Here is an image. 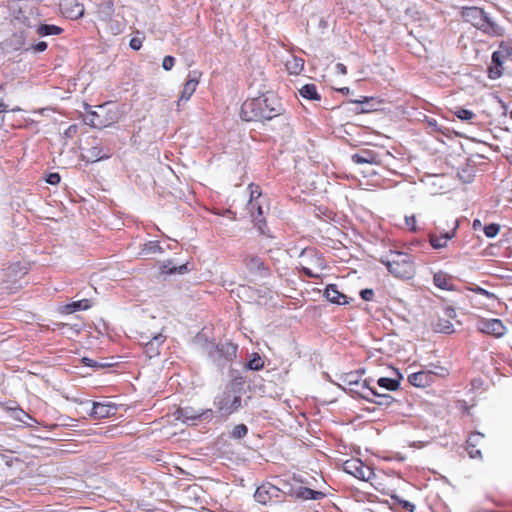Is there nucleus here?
I'll return each mask as SVG.
<instances>
[{
  "label": "nucleus",
  "instance_id": "1",
  "mask_svg": "<svg viewBox=\"0 0 512 512\" xmlns=\"http://www.w3.org/2000/svg\"><path fill=\"white\" fill-rule=\"evenodd\" d=\"M283 111L280 99L272 93H266L260 97L245 100L241 106L240 117L247 122L271 120L281 115Z\"/></svg>",
  "mask_w": 512,
  "mask_h": 512
},
{
  "label": "nucleus",
  "instance_id": "2",
  "mask_svg": "<svg viewBox=\"0 0 512 512\" xmlns=\"http://www.w3.org/2000/svg\"><path fill=\"white\" fill-rule=\"evenodd\" d=\"M380 262L385 265L388 272L397 279L410 280L416 274L414 259L408 253L390 250L381 256Z\"/></svg>",
  "mask_w": 512,
  "mask_h": 512
},
{
  "label": "nucleus",
  "instance_id": "3",
  "mask_svg": "<svg viewBox=\"0 0 512 512\" xmlns=\"http://www.w3.org/2000/svg\"><path fill=\"white\" fill-rule=\"evenodd\" d=\"M299 265L301 271L310 278H321L327 268L326 260L314 248H306L302 251Z\"/></svg>",
  "mask_w": 512,
  "mask_h": 512
},
{
  "label": "nucleus",
  "instance_id": "4",
  "mask_svg": "<svg viewBox=\"0 0 512 512\" xmlns=\"http://www.w3.org/2000/svg\"><path fill=\"white\" fill-rule=\"evenodd\" d=\"M465 21L471 23L475 28L490 35H500L501 28L492 21L482 8L468 7L463 10Z\"/></svg>",
  "mask_w": 512,
  "mask_h": 512
},
{
  "label": "nucleus",
  "instance_id": "5",
  "mask_svg": "<svg viewBox=\"0 0 512 512\" xmlns=\"http://www.w3.org/2000/svg\"><path fill=\"white\" fill-rule=\"evenodd\" d=\"M286 492L276 485L270 482H265L257 487L254 493V499L256 502L262 505H272L274 503H280V507H284L283 497Z\"/></svg>",
  "mask_w": 512,
  "mask_h": 512
},
{
  "label": "nucleus",
  "instance_id": "6",
  "mask_svg": "<svg viewBox=\"0 0 512 512\" xmlns=\"http://www.w3.org/2000/svg\"><path fill=\"white\" fill-rule=\"evenodd\" d=\"M356 395L361 399L374 401L378 405L389 406L393 402V398L388 394H382L370 387L369 382L365 379L363 382L354 380V399Z\"/></svg>",
  "mask_w": 512,
  "mask_h": 512
},
{
  "label": "nucleus",
  "instance_id": "7",
  "mask_svg": "<svg viewBox=\"0 0 512 512\" xmlns=\"http://www.w3.org/2000/svg\"><path fill=\"white\" fill-rule=\"evenodd\" d=\"M354 478L361 482L365 494L370 495L376 488V474L373 469L361 459L354 457Z\"/></svg>",
  "mask_w": 512,
  "mask_h": 512
},
{
  "label": "nucleus",
  "instance_id": "8",
  "mask_svg": "<svg viewBox=\"0 0 512 512\" xmlns=\"http://www.w3.org/2000/svg\"><path fill=\"white\" fill-rule=\"evenodd\" d=\"M201 77L202 72L199 70H192L188 73L181 94L176 102V106L178 109L180 108L182 103H186L190 100L192 95L195 93L197 86L200 83Z\"/></svg>",
  "mask_w": 512,
  "mask_h": 512
},
{
  "label": "nucleus",
  "instance_id": "9",
  "mask_svg": "<svg viewBox=\"0 0 512 512\" xmlns=\"http://www.w3.org/2000/svg\"><path fill=\"white\" fill-rule=\"evenodd\" d=\"M218 411L223 415H230L238 410L241 398L232 391H225L215 401Z\"/></svg>",
  "mask_w": 512,
  "mask_h": 512
},
{
  "label": "nucleus",
  "instance_id": "10",
  "mask_svg": "<svg viewBox=\"0 0 512 512\" xmlns=\"http://www.w3.org/2000/svg\"><path fill=\"white\" fill-rule=\"evenodd\" d=\"M381 105L382 101L375 97L360 96L354 99V116L376 112Z\"/></svg>",
  "mask_w": 512,
  "mask_h": 512
},
{
  "label": "nucleus",
  "instance_id": "11",
  "mask_svg": "<svg viewBox=\"0 0 512 512\" xmlns=\"http://www.w3.org/2000/svg\"><path fill=\"white\" fill-rule=\"evenodd\" d=\"M477 329L495 337H502L506 333V327L499 319H481L477 322Z\"/></svg>",
  "mask_w": 512,
  "mask_h": 512
},
{
  "label": "nucleus",
  "instance_id": "12",
  "mask_svg": "<svg viewBox=\"0 0 512 512\" xmlns=\"http://www.w3.org/2000/svg\"><path fill=\"white\" fill-rule=\"evenodd\" d=\"M243 264L245 268L251 274H259L262 276H266L269 274V268L266 266L265 262L261 257L255 254H246L243 257Z\"/></svg>",
  "mask_w": 512,
  "mask_h": 512
},
{
  "label": "nucleus",
  "instance_id": "13",
  "mask_svg": "<svg viewBox=\"0 0 512 512\" xmlns=\"http://www.w3.org/2000/svg\"><path fill=\"white\" fill-rule=\"evenodd\" d=\"M165 340V335L158 334L157 336H154L151 339L143 341L140 344L143 346V350L146 356L149 358H153L160 354V349L164 344Z\"/></svg>",
  "mask_w": 512,
  "mask_h": 512
},
{
  "label": "nucleus",
  "instance_id": "14",
  "mask_svg": "<svg viewBox=\"0 0 512 512\" xmlns=\"http://www.w3.org/2000/svg\"><path fill=\"white\" fill-rule=\"evenodd\" d=\"M116 405L112 403L93 402L90 417L94 419H104L113 416L116 413Z\"/></svg>",
  "mask_w": 512,
  "mask_h": 512
},
{
  "label": "nucleus",
  "instance_id": "15",
  "mask_svg": "<svg viewBox=\"0 0 512 512\" xmlns=\"http://www.w3.org/2000/svg\"><path fill=\"white\" fill-rule=\"evenodd\" d=\"M60 6L63 14L69 19H78L84 15V6L77 0H65Z\"/></svg>",
  "mask_w": 512,
  "mask_h": 512
},
{
  "label": "nucleus",
  "instance_id": "16",
  "mask_svg": "<svg viewBox=\"0 0 512 512\" xmlns=\"http://www.w3.org/2000/svg\"><path fill=\"white\" fill-rule=\"evenodd\" d=\"M410 384L415 387H426L433 382L432 373L429 370H423L409 375Z\"/></svg>",
  "mask_w": 512,
  "mask_h": 512
},
{
  "label": "nucleus",
  "instance_id": "17",
  "mask_svg": "<svg viewBox=\"0 0 512 512\" xmlns=\"http://www.w3.org/2000/svg\"><path fill=\"white\" fill-rule=\"evenodd\" d=\"M249 210L258 230L261 233H264V228L266 227V220L264 218V212L261 205L258 204L257 202H251L249 203Z\"/></svg>",
  "mask_w": 512,
  "mask_h": 512
},
{
  "label": "nucleus",
  "instance_id": "18",
  "mask_svg": "<svg viewBox=\"0 0 512 512\" xmlns=\"http://www.w3.org/2000/svg\"><path fill=\"white\" fill-rule=\"evenodd\" d=\"M107 111L106 105H100L98 106L97 111H92L88 114V120L89 124L94 128H103L107 127L111 122H109L107 119H104L101 115L102 112Z\"/></svg>",
  "mask_w": 512,
  "mask_h": 512
},
{
  "label": "nucleus",
  "instance_id": "19",
  "mask_svg": "<svg viewBox=\"0 0 512 512\" xmlns=\"http://www.w3.org/2000/svg\"><path fill=\"white\" fill-rule=\"evenodd\" d=\"M305 61L303 58L290 55V57L285 61V68L290 75H300L304 70Z\"/></svg>",
  "mask_w": 512,
  "mask_h": 512
},
{
  "label": "nucleus",
  "instance_id": "20",
  "mask_svg": "<svg viewBox=\"0 0 512 512\" xmlns=\"http://www.w3.org/2000/svg\"><path fill=\"white\" fill-rule=\"evenodd\" d=\"M179 418H182L184 422L195 421L201 419L206 414H212L211 410L196 411L191 407L180 408L178 410Z\"/></svg>",
  "mask_w": 512,
  "mask_h": 512
},
{
  "label": "nucleus",
  "instance_id": "21",
  "mask_svg": "<svg viewBox=\"0 0 512 512\" xmlns=\"http://www.w3.org/2000/svg\"><path fill=\"white\" fill-rule=\"evenodd\" d=\"M138 340L139 343L146 341L148 339H151L154 336H157L158 334H163L162 329L158 327H152L150 323H142L138 330Z\"/></svg>",
  "mask_w": 512,
  "mask_h": 512
},
{
  "label": "nucleus",
  "instance_id": "22",
  "mask_svg": "<svg viewBox=\"0 0 512 512\" xmlns=\"http://www.w3.org/2000/svg\"><path fill=\"white\" fill-rule=\"evenodd\" d=\"M458 224L455 222V226L451 232H446L441 236H430V244L434 249H441L447 246L448 240L452 239L455 236V230Z\"/></svg>",
  "mask_w": 512,
  "mask_h": 512
},
{
  "label": "nucleus",
  "instance_id": "23",
  "mask_svg": "<svg viewBox=\"0 0 512 512\" xmlns=\"http://www.w3.org/2000/svg\"><path fill=\"white\" fill-rule=\"evenodd\" d=\"M325 296L327 300L336 304L347 303V296L341 293L335 284H330L325 289Z\"/></svg>",
  "mask_w": 512,
  "mask_h": 512
},
{
  "label": "nucleus",
  "instance_id": "24",
  "mask_svg": "<svg viewBox=\"0 0 512 512\" xmlns=\"http://www.w3.org/2000/svg\"><path fill=\"white\" fill-rule=\"evenodd\" d=\"M162 252L163 248L160 246L159 241H148L142 245L140 250V254L145 256L159 254Z\"/></svg>",
  "mask_w": 512,
  "mask_h": 512
},
{
  "label": "nucleus",
  "instance_id": "25",
  "mask_svg": "<svg viewBox=\"0 0 512 512\" xmlns=\"http://www.w3.org/2000/svg\"><path fill=\"white\" fill-rule=\"evenodd\" d=\"M300 95L308 100H320V95L315 84H306L299 90Z\"/></svg>",
  "mask_w": 512,
  "mask_h": 512
},
{
  "label": "nucleus",
  "instance_id": "26",
  "mask_svg": "<svg viewBox=\"0 0 512 512\" xmlns=\"http://www.w3.org/2000/svg\"><path fill=\"white\" fill-rule=\"evenodd\" d=\"M63 29L53 24H41L37 28V34L40 36L59 35Z\"/></svg>",
  "mask_w": 512,
  "mask_h": 512
},
{
  "label": "nucleus",
  "instance_id": "27",
  "mask_svg": "<svg viewBox=\"0 0 512 512\" xmlns=\"http://www.w3.org/2000/svg\"><path fill=\"white\" fill-rule=\"evenodd\" d=\"M91 307L90 301L88 299H82L79 301H74L65 306V310L67 313H73L79 310H87Z\"/></svg>",
  "mask_w": 512,
  "mask_h": 512
},
{
  "label": "nucleus",
  "instance_id": "28",
  "mask_svg": "<svg viewBox=\"0 0 512 512\" xmlns=\"http://www.w3.org/2000/svg\"><path fill=\"white\" fill-rule=\"evenodd\" d=\"M162 271L173 274V273H179L182 274L187 271V264H182L180 266H174L171 260H168L163 263L162 265Z\"/></svg>",
  "mask_w": 512,
  "mask_h": 512
},
{
  "label": "nucleus",
  "instance_id": "29",
  "mask_svg": "<svg viewBox=\"0 0 512 512\" xmlns=\"http://www.w3.org/2000/svg\"><path fill=\"white\" fill-rule=\"evenodd\" d=\"M380 388L388 390V391H394L399 387V381L392 378L387 377H381L377 381Z\"/></svg>",
  "mask_w": 512,
  "mask_h": 512
},
{
  "label": "nucleus",
  "instance_id": "30",
  "mask_svg": "<svg viewBox=\"0 0 512 512\" xmlns=\"http://www.w3.org/2000/svg\"><path fill=\"white\" fill-rule=\"evenodd\" d=\"M507 54L508 50L506 49V45H500L499 49L492 55L493 63L497 66H502L503 62L508 59Z\"/></svg>",
  "mask_w": 512,
  "mask_h": 512
},
{
  "label": "nucleus",
  "instance_id": "31",
  "mask_svg": "<svg viewBox=\"0 0 512 512\" xmlns=\"http://www.w3.org/2000/svg\"><path fill=\"white\" fill-rule=\"evenodd\" d=\"M298 496H300L304 499L318 500V499H321L322 497H324V493L304 487V488H301V490L298 493Z\"/></svg>",
  "mask_w": 512,
  "mask_h": 512
},
{
  "label": "nucleus",
  "instance_id": "32",
  "mask_svg": "<svg viewBox=\"0 0 512 512\" xmlns=\"http://www.w3.org/2000/svg\"><path fill=\"white\" fill-rule=\"evenodd\" d=\"M433 280H434V284L441 289L449 290L451 288L449 280L447 279L446 275L443 273H436L434 275Z\"/></svg>",
  "mask_w": 512,
  "mask_h": 512
},
{
  "label": "nucleus",
  "instance_id": "33",
  "mask_svg": "<svg viewBox=\"0 0 512 512\" xmlns=\"http://www.w3.org/2000/svg\"><path fill=\"white\" fill-rule=\"evenodd\" d=\"M264 366V362L262 358L257 354H253V357L248 361L247 367L250 370L258 371L261 370Z\"/></svg>",
  "mask_w": 512,
  "mask_h": 512
},
{
  "label": "nucleus",
  "instance_id": "34",
  "mask_svg": "<svg viewBox=\"0 0 512 512\" xmlns=\"http://www.w3.org/2000/svg\"><path fill=\"white\" fill-rule=\"evenodd\" d=\"M88 162H96L104 158L101 155V149L98 147H92L87 151V155L84 156Z\"/></svg>",
  "mask_w": 512,
  "mask_h": 512
},
{
  "label": "nucleus",
  "instance_id": "35",
  "mask_svg": "<svg viewBox=\"0 0 512 512\" xmlns=\"http://www.w3.org/2000/svg\"><path fill=\"white\" fill-rule=\"evenodd\" d=\"M435 330L441 333H451L453 332V324L449 320L439 319Z\"/></svg>",
  "mask_w": 512,
  "mask_h": 512
},
{
  "label": "nucleus",
  "instance_id": "36",
  "mask_svg": "<svg viewBox=\"0 0 512 512\" xmlns=\"http://www.w3.org/2000/svg\"><path fill=\"white\" fill-rule=\"evenodd\" d=\"M248 433V428L245 424H238L236 425L232 432L231 437L234 439H241L244 438Z\"/></svg>",
  "mask_w": 512,
  "mask_h": 512
},
{
  "label": "nucleus",
  "instance_id": "37",
  "mask_svg": "<svg viewBox=\"0 0 512 512\" xmlns=\"http://www.w3.org/2000/svg\"><path fill=\"white\" fill-rule=\"evenodd\" d=\"M500 231V226L498 224L492 223L484 227V234L488 238H494Z\"/></svg>",
  "mask_w": 512,
  "mask_h": 512
},
{
  "label": "nucleus",
  "instance_id": "38",
  "mask_svg": "<svg viewBox=\"0 0 512 512\" xmlns=\"http://www.w3.org/2000/svg\"><path fill=\"white\" fill-rule=\"evenodd\" d=\"M455 115L461 120H471L474 117V113L468 109L458 108L455 111Z\"/></svg>",
  "mask_w": 512,
  "mask_h": 512
},
{
  "label": "nucleus",
  "instance_id": "39",
  "mask_svg": "<svg viewBox=\"0 0 512 512\" xmlns=\"http://www.w3.org/2000/svg\"><path fill=\"white\" fill-rule=\"evenodd\" d=\"M483 434L481 433H474L472 434L468 441H467V445L469 448H475L479 445V443L482 441L483 439Z\"/></svg>",
  "mask_w": 512,
  "mask_h": 512
},
{
  "label": "nucleus",
  "instance_id": "40",
  "mask_svg": "<svg viewBox=\"0 0 512 512\" xmlns=\"http://www.w3.org/2000/svg\"><path fill=\"white\" fill-rule=\"evenodd\" d=\"M249 189H250V201H249V203L256 202V199H258L261 196V189H260V187L258 185L250 184L249 185Z\"/></svg>",
  "mask_w": 512,
  "mask_h": 512
},
{
  "label": "nucleus",
  "instance_id": "41",
  "mask_svg": "<svg viewBox=\"0 0 512 512\" xmlns=\"http://www.w3.org/2000/svg\"><path fill=\"white\" fill-rule=\"evenodd\" d=\"M175 65V58L173 56L167 55L163 58L162 67L166 71H170Z\"/></svg>",
  "mask_w": 512,
  "mask_h": 512
},
{
  "label": "nucleus",
  "instance_id": "42",
  "mask_svg": "<svg viewBox=\"0 0 512 512\" xmlns=\"http://www.w3.org/2000/svg\"><path fill=\"white\" fill-rule=\"evenodd\" d=\"M144 37H132L129 42V46L131 49L138 51L141 49L143 44Z\"/></svg>",
  "mask_w": 512,
  "mask_h": 512
},
{
  "label": "nucleus",
  "instance_id": "43",
  "mask_svg": "<svg viewBox=\"0 0 512 512\" xmlns=\"http://www.w3.org/2000/svg\"><path fill=\"white\" fill-rule=\"evenodd\" d=\"M432 373V379L434 380L435 376L445 377L448 375V370L444 367H435L430 370Z\"/></svg>",
  "mask_w": 512,
  "mask_h": 512
},
{
  "label": "nucleus",
  "instance_id": "44",
  "mask_svg": "<svg viewBox=\"0 0 512 512\" xmlns=\"http://www.w3.org/2000/svg\"><path fill=\"white\" fill-rule=\"evenodd\" d=\"M78 132V126L76 124H72L68 126V128L64 131L65 138H73Z\"/></svg>",
  "mask_w": 512,
  "mask_h": 512
},
{
  "label": "nucleus",
  "instance_id": "45",
  "mask_svg": "<svg viewBox=\"0 0 512 512\" xmlns=\"http://www.w3.org/2000/svg\"><path fill=\"white\" fill-rule=\"evenodd\" d=\"M360 296L365 301H371L374 297V291L372 289H362L360 291Z\"/></svg>",
  "mask_w": 512,
  "mask_h": 512
},
{
  "label": "nucleus",
  "instance_id": "46",
  "mask_svg": "<svg viewBox=\"0 0 512 512\" xmlns=\"http://www.w3.org/2000/svg\"><path fill=\"white\" fill-rule=\"evenodd\" d=\"M60 180H61V177L58 173H50L46 178V182L51 185L59 184Z\"/></svg>",
  "mask_w": 512,
  "mask_h": 512
},
{
  "label": "nucleus",
  "instance_id": "47",
  "mask_svg": "<svg viewBox=\"0 0 512 512\" xmlns=\"http://www.w3.org/2000/svg\"><path fill=\"white\" fill-rule=\"evenodd\" d=\"M23 418L19 417V421L23 422L27 426H32V423H36V420L32 418L30 415L25 413L24 411H21Z\"/></svg>",
  "mask_w": 512,
  "mask_h": 512
},
{
  "label": "nucleus",
  "instance_id": "48",
  "mask_svg": "<svg viewBox=\"0 0 512 512\" xmlns=\"http://www.w3.org/2000/svg\"><path fill=\"white\" fill-rule=\"evenodd\" d=\"M23 418L19 417V421L23 422L27 426H32V423H36V420L32 418L30 415L25 413L24 411H21Z\"/></svg>",
  "mask_w": 512,
  "mask_h": 512
},
{
  "label": "nucleus",
  "instance_id": "49",
  "mask_svg": "<svg viewBox=\"0 0 512 512\" xmlns=\"http://www.w3.org/2000/svg\"><path fill=\"white\" fill-rule=\"evenodd\" d=\"M23 418L19 417V421L23 422L27 426H32V423H36V420L32 418L30 415L25 413L24 411H21Z\"/></svg>",
  "mask_w": 512,
  "mask_h": 512
},
{
  "label": "nucleus",
  "instance_id": "50",
  "mask_svg": "<svg viewBox=\"0 0 512 512\" xmlns=\"http://www.w3.org/2000/svg\"><path fill=\"white\" fill-rule=\"evenodd\" d=\"M405 223L410 228L411 231H416V218L414 215L406 216Z\"/></svg>",
  "mask_w": 512,
  "mask_h": 512
},
{
  "label": "nucleus",
  "instance_id": "51",
  "mask_svg": "<svg viewBox=\"0 0 512 512\" xmlns=\"http://www.w3.org/2000/svg\"><path fill=\"white\" fill-rule=\"evenodd\" d=\"M501 66H495L489 69V77L491 79H497L502 75V71L500 70Z\"/></svg>",
  "mask_w": 512,
  "mask_h": 512
},
{
  "label": "nucleus",
  "instance_id": "52",
  "mask_svg": "<svg viewBox=\"0 0 512 512\" xmlns=\"http://www.w3.org/2000/svg\"><path fill=\"white\" fill-rule=\"evenodd\" d=\"M32 49L35 52H43L47 49V43L45 41H40L37 44L33 45Z\"/></svg>",
  "mask_w": 512,
  "mask_h": 512
},
{
  "label": "nucleus",
  "instance_id": "53",
  "mask_svg": "<svg viewBox=\"0 0 512 512\" xmlns=\"http://www.w3.org/2000/svg\"><path fill=\"white\" fill-rule=\"evenodd\" d=\"M354 163L358 164V165H362V164H371V160H368L364 157H361L359 155H354Z\"/></svg>",
  "mask_w": 512,
  "mask_h": 512
},
{
  "label": "nucleus",
  "instance_id": "54",
  "mask_svg": "<svg viewBox=\"0 0 512 512\" xmlns=\"http://www.w3.org/2000/svg\"><path fill=\"white\" fill-rule=\"evenodd\" d=\"M335 71L338 74L345 75V74H347V67L342 63H337L335 65Z\"/></svg>",
  "mask_w": 512,
  "mask_h": 512
},
{
  "label": "nucleus",
  "instance_id": "55",
  "mask_svg": "<svg viewBox=\"0 0 512 512\" xmlns=\"http://www.w3.org/2000/svg\"><path fill=\"white\" fill-rule=\"evenodd\" d=\"M467 450H468V453H469L471 458L481 457V451L479 449H476V447L475 448H469L467 446Z\"/></svg>",
  "mask_w": 512,
  "mask_h": 512
},
{
  "label": "nucleus",
  "instance_id": "56",
  "mask_svg": "<svg viewBox=\"0 0 512 512\" xmlns=\"http://www.w3.org/2000/svg\"><path fill=\"white\" fill-rule=\"evenodd\" d=\"M402 504V506L410 511H413L414 510V505L412 503H410L409 501H401L400 502Z\"/></svg>",
  "mask_w": 512,
  "mask_h": 512
},
{
  "label": "nucleus",
  "instance_id": "57",
  "mask_svg": "<svg viewBox=\"0 0 512 512\" xmlns=\"http://www.w3.org/2000/svg\"><path fill=\"white\" fill-rule=\"evenodd\" d=\"M445 314L448 318H454L456 316V311L453 308H447Z\"/></svg>",
  "mask_w": 512,
  "mask_h": 512
},
{
  "label": "nucleus",
  "instance_id": "58",
  "mask_svg": "<svg viewBox=\"0 0 512 512\" xmlns=\"http://www.w3.org/2000/svg\"><path fill=\"white\" fill-rule=\"evenodd\" d=\"M480 226H481V222H480V220H478V219L474 220V222H473V228H474V229H477V227H480Z\"/></svg>",
  "mask_w": 512,
  "mask_h": 512
},
{
  "label": "nucleus",
  "instance_id": "59",
  "mask_svg": "<svg viewBox=\"0 0 512 512\" xmlns=\"http://www.w3.org/2000/svg\"><path fill=\"white\" fill-rule=\"evenodd\" d=\"M506 49L508 50L507 58H512V47L506 45Z\"/></svg>",
  "mask_w": 512,
  "mask_h": 512
},
{
  "label": "nucleus",
  "instance_id": "60",
  "mask_svg": "<svg viewBox=\"0 0 512 512\" xmlns=\"http://www.w3.org/2000/svg\"><path fill=\"white\" fill-rule=\"evenodd\" d=\"M339 91L342 92V93L348 94L349 93V88L348 87H344V88L339 89Z\"/></svg>",
  "mask_w": 512,
  "mask_h": 512
},
{
  "label": "nucleus",
  "instance_id": "61",
  "mask_svg": "<svg viewBox=\"0 0 512 512\" xmlns=\"http://www.w3.org/2000/svg\"><path fill=\"white\" fill-rule=\"evenodd\" d=\"M84 361L86 363L87 366H93L92 365V360L88 359V358H84Z\"/></svg>",
  "mask_w": 512,
  "mask_h": 512
},
{
  "label": "nucleus",
  "instance_id": "62",
  "mask_svg": "<svg viewBox=\"0 0 512 512\" xmlns=\"http://www.w3.org/2000/svg\"><path fill=\"white\" fill-rule=\"evenodd\" d=\"M5 104L0 102V112H3L5 110Z\"/></svg>",
  "mask_w": 512,
  "mask_h": 512
},
{
  "label": "nucleus",
  "instance_id": "63",
  "mask_svg": "<svg viewBox=\"0 0 512 512\" xmlns=\"http://www.w3.org/2000/svg\"><path fill=\"white\" fill-rule=\"evenodd\" d=\"M368 174H375V171L372 167L367 171Z\"/></svg>",
  "mask_w": 512,
  "mask_h": 512
},
{
  "label": "nucleus",
  "instance_id": "64",
  "mask_svg": "<svg viewBox=\"0 0 512 512\" xmlns=\"http://www.w3.org/2000/svg\"><path fill=\"white\" fill-rule=\"evenodd\" d=\"M46 109L45 108H42L40 109L39 111H37L38 113H43V111H45Z\"/></svg>",
  "mask_w": 512,
  "mask_h": 512
}]
</instances>
